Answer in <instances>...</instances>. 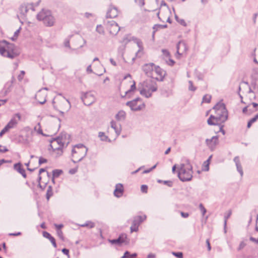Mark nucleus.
I'll return each instance as SVG.
<instances>
[{"label": "nucleus", "instance_id": "obj_1", "mask_svg": "<svg viewBox=\"0 0 258 258\" xmlns=\"http://www.w3.org/2000/svg\"><path fill=\"white\" fill-rule=\"evenodd\" d=\"M213 109L215 115H211L207 120L209 125H220L223 123L228 119V111L225 104L219 102L215 105Z\"/></svg>", "mask_w": 258, "mask_h": 258}, {"label": "nucleus", "instance_id": "obj_27", "mask_svg": "<svg viewBox=\"0 0 258 258\" xmlns=\"http://www.w3.org/2000/svg\"><path fill=\"white\" fill-rule=\"evenodd\" d=\"M140 222H138L137 220L134 219L132 225L131 227V231L132 232L134 231H137L138 230L139 226L140 225Z\"/></svg>", "mask_w": 258, "mask_h": 258}, {"label": "nucleus", "instance_id": "obj_53", "mask_svg": "<svg viewBox=\"0 0 258 258\" xmlns=\"http://www.w3.org/2000/svg\"><path fill=\"white\" fill-rule=\"evenodd\" d=\"M135 2L140 6L144 5V0H135Z\"/></svg>", "mask_w": 258, "mask_h": 258}, {"label": "nucleus", "instance_id": "obj_28", "mask_svg": "<svg viewBox=\"0 0 258 258\" xmlns=\"http://www.w3.org/2000/svg\"><path fill=\"white\" fill-rule=\"evenodd\" d=\"M212 158V156H210L209 158L204 162L202 165V170L208 171L209 170V164L210 161Z\"/></svg>", "mask_w": 258, "mask_h": 258}, {"label": "nucleus", "instance_id": "obj_35", "mask_svg": "<svg viewBox=\"0 0 258 258\" xmlns=\"http://www.w3.org/2000/svg\"><path fill=\"white\" fill-rule=\"evenodd\" d=\"M146 216L145 215H143L141 216H137L135 217V219L137 220L138 222H140V223H142L146 219Z\"/></svg>", "mask_w": 258, "mask_h": 258}, {"label": "nucleus", "instance_id": "obj_7", "mask_svg": "<svg viewBox=\"0 0 258 258\" xmlns=\"http://www.w3.org/2000/svg\"><path fill=\"white\" fill-rule=\"evenodd\" d=\"M21 119V115L20 113H17L14 114L6 126L0 132V137H2L10 130L16 127Z\"/></svg>", "mask_w": 258, "mask_h": 258}, {"label": "nucleus", "instance_id": "obj_39", "mask_svg": "<svg viewBox=\"0 0 258 258\" xmlns=\"http://www.w3.org/2000/svg\"><path fill=\"white\" fill-rule=\"evenodd\" d=\"M175 18L176 19V20L180 24H181V25L183 26H186V22H185V21L182 19H179L176 15H175Z\"/></svg>", "mask_w": 258, "mask_h": 258}, {"label": "nucleus", "instance_id": "obj_36", "mask_svg": "<svg viewBox=\"0 0 258 258\" xmlns=\"http://www.w3.org/2000/svg\"><path fill=\"white\" fill-rule=\"evenodd\" d=\"M96 30L100 34H104V28L101 25H98L96 27Z\"/></svg>", "mask_w": 258, "mask_h": 258}, {"label": "nucleus", "instance_id": "obj_45", "mask_svg": "<svg viewBox=\"0 0 258 258\" xmlns=\"http://www.w3.org/2000/svg\"><path fill=\"white\" fill-rule=\"evenodd\" d=\"M189 86L188 89L191 91H195L196 90V88L194 86L192 82L191 81H188Z\"/></svg>", "mask_w": 258, "mask_h": 258}, {"label": "nucleus", "instance_id": "obj_30", "mask_svg": "<svg viewBox=\"0 0 258 258\" xmlns=\"http://www.w3.org/2000/svg\"><path fill=\"white\" fill-rule=\"evenodd\" d=\"M34 131L38 134L44 136L45 135L43 134L40 123H38L34 127Z\"/></svg>", "mask_w": 258, "mask_h": 258}, {"label": "nucleus", "instance_id": "obj_26", "mask_svg": "<svg viewBox=\"0 0 258 258\" xmlns=\"http://www.w3.org/2000/svg\"><path fill=\"white\" fill-rule=\"evenodd\" d=\"M126 116V113L125 111L123 110L119 111L115 115L116 119L118 121H121L125 119Z\"/></svg>", "mask_w": 258, "mask_h": 258}, {"label": "nucleus", "instance_id": "obj_62", "mask_svg": "<svg viewBox=\"0 0 258 258\" xmlns=\"http://www.w3.org/2000/svg\"><path fill=\"white\" fill-rule=\"evenodd\" d=\"M47 183V181H42V178L41 176L39 177V184L40 185L41 183H44V184H46Z\"/></svg>", "mask_w": 258, "mask_h": 258}, {"label": "nucleus", "instance_id": "obj_60", "mask_svg": "<svg viewBox=\"0 0 258 258\" xmlns=\"http://www.w3.org/2000/svg\"><path fill=\"white\" fill-rule=\"evenodd\" d=\"M180 214L182 217L185 218H187L189 216V214L188 213H184V212H181L180 213Z\"/></svg>", "mask_w": 258, "mask_h": 258}, {"label": "nucleus", "instance_id": "obj_37", "mask_svg": "<svg viewBox=\"0 0 258 258\" xmlns=\"http://www.w3.org/2000/svg\"><path fill=\"white\" fill-rule=\"evenodd\" d=\"M70 37H69L68 38H67L64 41V42H63V44H64V46L68 48V49L71 50H73L74 49H72L71 46H70Z\"/></svg>", "mask_w": 258, "mask_h": 258}, {"label": "nucleus", "instance_id": "obj_46", "mask_svg": "<svg viewBox=\"0 0 258 258\" xmlns=\"http://www.w3.org/2000/svg\"><path fill=\"white\" fill-rule=\"evenodd\" d=\"M162 52L165 57L168 58L170 56V53L167 50L162 49Z\"/></svg>", "mask_w": 258, "mask_h": 258}, {"label": "nucleus", "instance_id": "obj_61", "mask_svg": "<svg viewBox=\"0 0 258 258\" xmlns=\"http://www.w3.org/2000/svg\"><path fill=\"white\" fill-rule=\"evenodd\" d=\"M87 72L88 73H93L92 69L91 68V64L88 66L87 68Z\"/></svg>", "mask_w": 258, "mask_h": 258}, {"label": "nucleus", "instance_id": "obj_63", "mask_svg": "<svg viewBox=\"0 0 258 258\" xmlns=\"http://www.w3.org/2000/svg\"><path fill=\"white\" fill-rule=\"evenodd\" d=\"M21 234V233L20 232H18L17 233H9V235L10 236H19Z\"/></svg>", "mask_w": 258, "mask_h": 258}, {"label": "nucleus", "instance_id": "obj_32", "mask_svg": "<svg viewBox=\"0 0 258 258\" xmlns=\"http://www.w3.org/2000/svg\"><path fill=\"white\" fill-rule=\"evenodd\" d=\"M136 42H137V45L139 47V49L138 52L137 53V55L139 53H142V54L143 53V47L142 42L141 40H137Z\"/></svg>", "mask_w": 258, "mask_h": 258}, {"label": "nucleus", "instance_id": "obj_16", "mask_svg": "<svg viewBox=\"0 0 258 258\" xmlns=\"http://www.w3.org/2000/svg\"><path fill=\"white\" fill-rule=\"evenodd\" d=\"M59 108L60 112L63 114L66 112H68L71 108V104L70 102L65 98H62L60 101L59 104Z\"/></svg>", "mask_w": 258, "mask_h": 258}, {"label": "nucleus", "instance_id": "obj_58", "mask_svg": "<svg viewBox=\"0 0 258 258\" xmlns=\"http://www.w3.org/2000/svg\"><path fill=\"white\" fill-rule=\"evenodd\" d=\"M220 131L219 132H221L222 134L224 135L225 134V131L223 130V126L224 125H222V124H220Z\"/></svg>", "mask_w": 258, "mask_h": 258}, {"label": "nucleus", "instance_id": "obj_33", "mask_svg": "<svg viewBox=\"0 0 258 258\" xmlns=\"http://www.w3.org/2000/svg\"><path fill=\"white\" fill-rule=\"evenodd\" d=\"M62 170L59 169H55L52 171L53 182H54V178L58 177L62 173Z\"/></svg>", "mask_w": 258, "mask_h": 258}, {"label": "nucleus", "instance_id": "obj_6", "mask_svg": "<svg viewBox=\"0 0 258 258\" xmlns=\"http://www.w3.org/2000/svg\"><path fill=\"white\" fill-rule=\"evenodd\" d=\"M88 149L83 144L75 145L72 150V156L77 161L82 160L87 154Z\"/></svg>", "mask_w": 258, "mask_h": 258}, {"label": "nucleus", "instance_id": "obj_22", "mask_svg": "<svg viewBox=\"0 0 258 258\" xmlns=\"http://www.w3.org/2000/svg\"><path fill=\"white\" fill-rule=\"evenodd\" d=\"M155 66V65L153 63L146 64L143 66V70L147 75H152Z\"/></svg>", "mask_w": 258, "mask_h": 258}, {"label": "nucleus", "instance_id": "obj_8", "mask_svg": "<svg viewBox=\"0 0 258 258\" xmlns=\"http://www.w3.org/2000/svg\"><path fill=\"white\" fill-rule=\"evenodd\" d=\"M157 15L161 21L171 23V11L168 7H161Z\"/></svg>", "mask_w": 258, "mask_h": 258}, {"label": "nucleus", "instance_id": "obj_4", "mask_svg": "<svg viewBox=\"0 0 258 258\" xmlns=\"http://www.w3.org/2000/svg\"><path fill=\"white\" fill-rule=\"evenodd\" d=\"M0 54L3 56L14 58L19 54L15 45L6 41H0Z\"/></svg>", "mask_w": 258, "mask_h": 258}, {"label": "nucleus", "instance_id": "obj_9", "mask_svg": "<svg viewBox=\"0 0 258 258\" xmlns=\"http://www.w3.org/2000/svg\"><path fill=\"white\" fill-rule=\"evenodd\" d=\"M126 105L128 106L131 110L133 111L141 110L145 107L144 103L140 98H137L132 101L127 102Z\"/></svg>", "mask_w": 258, "mask_h": 258}, {"label": "nucleus", "instance_id": "obj_20", "mask_svg": "<svg viewBox=\"0 0 258 258\" xmlns=\"http://www.w3.org/2000/svg\"><path fill=\"white\" fill-rule=\"evenodd\" d=\"M119 14V11L117 8L113 6H110L107 12V17L110 18L116 17Z\"/></svg>", "mask_w": 258, "mask_h": 258}, {"label": "nucleus", "instance_id": "obj_42", "mask_svg": "<svg viewBox=\"0 0 258 258\" xmlns=\"http://www.w3.org/2000/svg\"><path fill=\"white\" fill-rule=\"evenodd\" d=\"M56 233L58 237L62 241L64 240L63 232L61 229L56 230Z\"/></svg>", "mask_w": 258, "mask_h": 258}, {"label": "nucleus", "instance_id": "obj_44", "mask_svg": "<svg viewBox=\"0 0 258 258\" xmlns=\"http://www.w3.org/2000/svg\"><path fill=\"white\" fill-rule=\"evenodd\" d=\"M166 61L168 65L171 66H173L175 63V61L173 59L170 58V56L167 58V59L166 60Z\"/></svg>", "mask_w": 258, "mask_h": 258}, {"label": "nucleus", "instance_id": "obj_41", "mask_svg": "<svg viewBox=\"0 0 258 258\" xmlns=\"http://www.w3.org/2000/svg\"><path fill=\"white\" fill-rule=\"evenodd\" d=\"M211 99V96L210 95H206L203 98V102L205 103H209Z\"/></svg>", "mask_w": 258, "mask_h": 258}, {"label": "nucleus", "instance_id": "obj_10", "mask_svg": "<svg viewBox=\"0 0 258 258\" xmlns=\"http://www.w3.org/2000/svg\"><path fill=\"white\" fill-rule=\"evenodd\" d=\"M65 144L66 142L63 141L62 137H59L52 142L51 146L54 151H57L59 154H61L62 148Z\"/></svg>", "mask_w": 258, "mask_h": 258}, {"label": "nucleus", "instance_id": "obj_38", "mask_svg": "<svg viewBox=\"0 0 258 258\" xmlns=\"http://www.w3.org/2000/svg\"><path fill=\"white\" fill-rule=\"evenodd\" d=\"M80 226L81 227H88L89 228H91L94 227L95 225L94 223L91 221H87L85 223L81 225Z\"/></svg>", "mask_w": 258, "mask_h": 258}, {"label": "nucleus", "instance_id": "obj_19", "mask_svg": "<svg viewBox=\"0 0 258 258\" xmlns=\"http://www.w3.org/2000/svg\"><path fill=\"white\" fill-rule=\"evenodd\" d=\"M177 54L178 55H181L185 53L187 50V47L185 42L179 41L177 44Z\"/></svg>", "mask_w": 258, "mask_h": 258}, {"label": "nucleus", "instance_id": "obj_34", "mask_svg": "<svg viewBox=\"0 0 258 258\" xmlns=\"http://www.w3.org/2000/svg\"><path fill=\"white\" fill-rule=\"evenodd\" d=\"M258 119V113L249 120L247 123V127L249 128L251 124Z\"/></svg>", "mask_w": 258, "mask_h": 258}, {"label": "nucleus", "instance_id": "obj_2", "mask_svg": "<svg viewBox=\"0 0 258 258\" xmlns=\"http://www.w3.org/2000/svg\"><path fill=\"white\" fill-rule=\"evenodd\" d=\"M158 90V85L156 82L152 79H147L140 83L139 91L140 94L147 98L152 96L153 94Z\"/></svg>", "mask_w": 258, "mask_h": 258}, {"label": "nucleus", "instance_id": "obj_3", "mask_svg": "<svg viewBox=\"0 0 258 258\" xmlns=\"http://www.w3.org/2000/svg\"><path fill=\"white\" fill-rule=\"evenodd\" d=\"M178 176L182 181H189L192 177V167L187 160L177 165Z\"/></svg>", "mask_w": 258, "mask_h": 258}, {"label": "nucleus", "instance_id": "obj_48", "mask_svg": "<svg viewBox=\"0 0 258 258\" xmlns=\"http://www.w3.org/2000/svg\"><path fill=\"white\" fill-rule=\"evenodd\" d=\"M43 236L46 238L48 239L49 240L52 237L48 232L44 231L43 232Z\"/></svg>", "mask_w": 258, "mask_h": 258}, {"label": "nucleus", "instance_id": "obj_51", "mask_svg": "<svg viewBox=\"0 0 258 258\" xmlns=\"http://www.w3.org/2000/svg\"><path fill=\"white\" fill-rule=\"evenodd\" d=\"M47 160L43 158V157H40L39 159V164L40 165L42 164H43V163H45L47 162Z\"/></svg>", "mask_w": 258, "mask_h": 258}, {"label": "nucleus", "instance_id": "obj_43", "mask_svg": "<svg viewBox=\"0 0 258 258\" xmlns=\"http://www.w3.org/2000/svg\"><path fill=\"white\" fill-rule=\"evenodd\" d=\"M199 208L201 210L202 216H204L205 215V214L206 213V212H207L206 209H205V208L204 207V206L202 204H200Z\"/></svg>", "mask_w": 258, "mask_h": 258}, {"label": "nucleus", "instance_id": "obj_14", "mask_svg": "<svg viewBox=\"0 0 258 258\" xmlns=\"http://www.w3.org/2000/svg\"><path fill=\"white\" fill-rule=\"evenodd\" d=\"M219 143V137L217 136H213L211 139L206 140V144L208 147L213 151Z\"/></svg>", "mask_w": 258, "mask_h": 258}, {"label": "nucleus", "instance_id": "obj_59", "mask_svg": "<svg viewBox=\"0 0 258 258\" xmlns=\"http://www.w3.org/2000/svg\"><path fill=\"white\" fill-rule=\"evenodd\" d=\"M156 165H155L154 166H153L151 168L148 169V170H146L145 171H143V173H149V172H150L151 171H152L153 169L155 168L156 167Z\"/></svg>", "mask_w": 258, "mask_h": 258}, {"label": "nucleus", "instance_id": "obj_55", "mask_svg": "<svg viewBox=\"0 0 258 258\" xmlns=\"http://www.w3.org/2000/svg\"><path fill=\"white\" fill-rule=\"evenodd\" d=\"M54 225L56 228V230L61 229L63 227V225L62 224H54Z\"/></svg>", "mask_w": 258, "mask_h": 258}, {"label": "nucleus", "instance_id": "obj_24", "mask_svg": "<svg viewBox=\"0 0 258 258\" xmlns=\"http://www.w3.org/2000/svg\"><path fill=\"white\" fill-rule=\"evenodd\" d=\"M14 168L15 170L17 171L19 173H20L22 175L26 177V173L25 170L22 168V165L21 163H18L14 164Z\"/></svg>", "mask_w": 258, "mask_h": 258}, {"label": "nucleus", "instance_id": "obj_40", "mask_svg": "<svg viewBox=\"0 0 258 258\" xmlns=\"http://www.w3.org/2000/svg\"><path fill=\"white\" fill-rule=\"evenodd\" d=\"M21 30V27H20L18 30H17L15 32L13 37H12L11 38L13 40H15L17 39V38H18V37L20 33Z\"/></svg>", "mask_w": 258, "mask_h": 258}, {"label": "nucleus", "instance_id": "obj_31", "mask_svg": "<svg viewBox=\"0 0 258 258\" xmlns=\"http://www.w3.org/2000/svg\"><path fill=\"white\" fill-rule=\"evenodd\" d=\"M136 90V82L135 81H132V84L131 86L130 89L125 92L126 95H130L132 93L134 92Z\"/></svg>", "mask_w": 258, "mask_h": 258}, {"label": "nucleus", "instance_id": "obj_56", "mask_svg": "<svg viewBox=\"0 0 258 258\" xmlns=\"http://www.w3.org/2000/svg\"><path fill=\"white\" fill-rule=\"evenodd\" d=\"M122 258H131V255L128 251L124 252V255L122 257Z\"/></svg>", "mask_w": 258, "mask_h": 258}, {"label": "nucleus", "instance_id": "obj_17", "mask_svg": "<svg viewBox=\"0 0 258 258\" xmlns=\"http://www.w3.org/2000/svg\"><path fill=\"white\" fill-rule=\"evenodd\" d=\"M109 241L111 244H117L118 245L127 244L128 243L127 236L125 234H121L116 239L109 240Z\"/></svg>", "mask_w": 258, "mask_h": 258}, {"label": "nucleus", "instance_id": "obj_49", "mask_svg": "<svg viewBox=\"0 0 258 258\" xmlns=\"http://www.w3.org/2000/svg\"><path fill=\"white\" fill-rule=\"evenodd\" d=\"M172 254L178 258H183V254L181 252H173Z\"/></svg>", "mask_w": 258, "mask_h": 258}, {"label": "nucleus", "instance_id": "obj_23", "mask_svg": "<svg viewBox=\"0 0 258 258\" xmlns=\"http://www.w3.org/2000/svg\"><path fill=\"white\" fill-rule=\"evenodd\" d=\"M110 126L114 130L116 136H118L120 134L121 131L120 125L116 123L115 121L112 120L110 122Z\"/></svg>", "mask_w": 258, "mask_h": 258}, {"label": "nucleus", "instance_id": "obj_15", "mask_svg": "<svg viewBox=\"0 0 258 258\" xmlns=\"http://www.w3.org/2000/svg\"><path fill=\"white\" fill-rule=\"evenodd\" d=\"M29 10H32L33 11H35L33 4H23L19 8L20 15L25 17Z\"/></svg>", "mask_w": 258, "mask_h": 258}, {"label": "nucleus", "instance_id": "obj_52", "mask_svg": "<svg viewBox=\"0 0 258 258\" xmlns=\"http://www.w3.org/2000/svg\"><path fill=\"white\" fill-rule=\"evenodd\" d=\"M50 241L51 242V243H52V245L55 247L56 248L57 245H56V243L55 242V240L54 239V238L53 237H52L50 239H49Z\"/></svg>", "mask_w": 258, "mask_h": 258}, {"label": "nucleus", "instance_id": "obj_57", "mask_svg": "<svg viewBox=\"0 0 258 258\" xmlns=\"http://www.w3.org/2000/svg\"><path fill=\"white\" fill-rule=\"evenodd\" d=\"M62 252L68 257H69V250L68 249L63 248L62 249Z\"/></svg>", "mask_w": 258, "mask_h": 258}, {"label": "nucleus", "instance_id": "obj_21", "mask_svg": "<svg viewBox=\"0 0 258 258\" xmlns=\"http://www.w3.org/2000/svg\"><path fill=\"white\" fill-rule=\"evenodd\" d=\"M123 191L124 189L123 185L121 183L116 184L113 192L114 196L117 198H120L123 195Z\"/></svg>", "mask_w": 258, "mask_h": 258}, {"label": "nucleus", "instance_id": "obj_11", "mask_svg": "<svg viewBox=\"0 0 258 258\" xmlns=\"http://www.w3.org/2000/svg\"><path fill=\"white\" fill-rule=\"evenodd\" d=\"M106 27L110 34L113 35H116L120 30L119 26L113 20L109 21L107 22Z\"/></svg>", "mask_w": 258, "mask_h": 258}, {"label": "nucleus", "instance_id": "obj_47", "mask_svg": "<svg viewBox=\"0 0 258 258\" xmlns=\"http://www.w3.org/2000/svg\"><path fill=\"white\" fill-rule=\"evenodd\" d=\"M25 75V72L24 71H21L20 74L18 76V79L19 81H21L23 80L24 76Z\"/></svg>", "mask_w": 258, "mask_h": 258}, {"label": "nucleus", "instance_id": "obj_64", "mask_svg": "<svg viewBox=\"0 0 258 258\" xmlns=\"http://www.w3.org/2000/svg\"><path fill=\"white\" fill-rule=\"evenodd\" d=\"M7 101V99H0V106L5 104Z\"/></svg>", "mask_w": 258, "mask_h": 258}, {"label": "nucleus", "instance_id": "obj_25", "mask_svg": "<svg viewBox=\"0 0 258 258\" xmlns=\"http://www.w3.org/2000/svg\"><path fill=\"white\" fill-rule=\"evenodd\" d=\"M234 161L235 163L237 170L238 172L240 173V175L242 176L243 175V172L242 170V167L241 166L240 160L238 157H236L234 159Z\"/></svg>", "mask_w": 258, "mask_h": 258}, {"label": "nucleus", "instance_id": "obj_13", "mask_svg": "<svg viewBox=\"0 0 258 258\" xmlns=\"http://www.w3.org/2000/svg\"><path fill=\"white\" fill-rule=\"evenodd\" d=\"M47 89L46 88L42 89L37 92L35 95L37 101L41 104L45 103L47 96Z\"/></svg>", "mask_w": 258, "mask_h": 258}, {"label": "nucleus", "instance_id": "obj_50", "mask_svg": "<svg viewBox=\"0 0 258 258\" xmlns=\"http://www.w3.org/2000/svg\"><path fill=\"white\" fill-rule=\"evenodd\" d=\"M141 190L144 193H147L148 191V186L146 185H142L141 186Z\"/></svg>", "mask_w": 258, "mask_h": 258}, {"label": "nucleus", "instance_id": "obj_5", "mask_svg": "<svg viewBox=\"0 0 258 258\" xmlns=\"http://www.w3.org/2000/svg\"><path fill=\"white\" fill-rule=\"evenodd\" d=\"M37 19L42 22L43 24L47 27H52L55 23V19L52 15L51 12L47 10L42 9L36 16Z\"/></svg>", "mask_w": 258, "mask_h": 258}, {"label": "nucleus", "instance_id": "obj_12", "mask_svg": "<svg viewBox=\"0 0 258 258\" xmlns=\"http://www.w3.org/2000/svg\"><path fill=\"white\" fill-rule=\"evenodd\" d=\"M84 103L86 105H90L93 103L96 100L94 94L92 92H87L82 96Z\"/></svg>", "mask_w": 258, "mask_h": 258}, {"label": "nucleus", "instance_id": "obj_18", "mask_svg": "<svg viewBox=\"0 0 258 258\" xmlns=\"http://www.w3.org/2000/svg\"><path fill=\"white\" fill-rule=\"evenodd\" d=\"M165 75V72L158 66H155L152 76L157 80H162Z\"/></svg>", "mask_w": 258, "mask_h": 258}, {"label": "nucleus", "instance_id": "obj_54", "mask_svg": "<svg viewBox=\"0 0 258 258\" xmlns=\"http://www.w3.org/2000/svg\"><path fill=\"white\" fill-rule=\"evenodd\" d=\"M8 149L5 146H2L0 145V152H2V153H4V152H6L7 151H8Z\"/></svg>", "mask_w": 258, "mask_h": 258}, {"label": "nucleus", "instance_id": "obj_29", "mask_svg": "<svg viewBox=\"0 0 258 258\" xmlns=\"http://www.w3.org/2000/svg\"><path fill=\"white\" fill-rule=\"evenodd\" d=\"M98 137L102 141L108 142H110V140L108 138V136L105 135V133L103 132H99Z\"/></svg>", "mask_w": 258, "mask_h": 258}]
</instances>
